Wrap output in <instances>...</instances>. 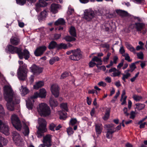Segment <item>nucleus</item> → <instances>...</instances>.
Here are the masks:
<instances>
[{
	"label": "nucleus",
	"instance_id": "nucleus-1",
	"mask_svg": "<svg viewBox=\"0 0 147 147\" xmlns=\"http://www.w3.org/2000/svg\"><path fill=\"white\" fill-rule=\"evenodd\" d=\"M3 95L7 101V107L9 111L14 110V104H18L20 102V97L14 94L13 90L9 84L5 85L3 88Z\"/></svg>",
	"mask_w": 147,
	"mask_h": 147
},
{
	"label": "nucleus",
	"instance_id": "nucleus-2",
	"mask_svg": "<svg viewBox=\"0 0 147 147\" xmlns=\"http://www.w3.org/2000/svg\"><path fill=\"white\" fill-rule=\"evenodd\" d=\"M5 50L7 52H9L12 53H17L20 59H22L24 57L25 59H27L30 57L29 53L26 49L24 50L22 52V49L20 48H18L11 45H8Z\"/></svg>",
	"mask_w": 147,
	"mask_h": 147
},
{
	"label": "nucleus",
	"instance_id": "nucleus-3",
	"mask_svg": "<svg viewBox=\"0 0 147 147\" xmlns=\"http://www.w3.org/2000/svg\"><path fill=\"white\" fill-rule=\"evenodd\" d=\"M46 96V91L44 88L40 89L39 93L38 92L34 93V95L28 98L26 100V106L27 108L29 110H31L34 107V99L38 97L41 98H45Z\"/></svg>",
	"mask_w": 147,
	"mask_h": 147
},
{
	"label": "nucleus",
	"instance_id": "nucleus-4",
	"mask_svg": "<svg viewBox=\"0 0 147 147\" xmlns=\"http://www.w3.org/2000/svg\"><path fill=\"white\" fill-rule=\"evenodd\" d=\"M0 132H1L5 135L9 134L8 127L6 122L0 120ZM7 140L0 135V147H3V145H6Z\"/></svg>",
	"mask_w": 147,
	"mask_h": 147
},
{
	"label": "nucleus",
	"instance_id": "nucleus-5",
	"mask_svg": "<svg viewBox=\"0 0 147 147\" xmlns=\"http://www.w3.org/2000/svg\"><path fill=\"white\" fill-rule=\"evenodd\" d=\"M18 62L20 65L18 71V78L20 80H24L27 78V73L28 71L26 69L27 66L23 63L22 61H19Z\"/></svg>",
	"mask_w": 147,
	"mask_h": 147
},
{
	"label": "nucleus",
	"instance_id": "nucleus-6",
	"mask_svg": "<svg viewBox=\"0 0 147 147\" xmlns=\"http://www.w3.org/2000/svg\"><path fill=\"white\" fill-rule=\"evenodd\" d=\"M37 110L39 114L43 116H48L51 113L50 107L45 103L39 104L37 107Z\"/></svg>",
	"mask_w": 147,
	"mask_h": 147
},
{
	"label": "nucleus",
	"instance_id": "nucleus-7",
	"mask_svg": "<svg viewBox=\"0 0 147 147\" xmlns=\"http://www.w3.org/2000/svg\"><path fill=\"white\" fill-rule=\"evenodd\" d=\"M39 126L37 127V136L39 138H41L43 133L46 132L47 130L46 127L47 123L45 119L39 118L38 121Z\"/></svg>",
	"mask_w": 147,
	"mask_h": 147
},
{
	"label": "nucleus",
	"instance_id": "nucleus-8",
	"mask_svg": "<svg viewBox=\"0 0 147 147\" xmlns=\"http://www.w3.org/2000/svg\"><path fill=\"white\" fill-rule=\"evenodd\" d=\"M13 138L16 145L22 146L24 145V142L20 135L16 132L14 131L12 133Z\"/></svg>",
	"mask_w": 147,
	"mask_h": 147
},
{
	"label": "nucleus",
	"instance_id": "nucleus-9",
	"mask_svg": "<svg viewBox=\"0 0 147 147\" xmlns=\"http://www.w3.org/2000/svg\"><path fill=\"white\" fill-rule=\"evenodd\" d=\"M73 54L69 56L70 59L73 60L78 61L82 58V52L80 49L73 50Z\"/></svg>",
	"mask_w": 147,
	"mask_h": 147
},
{
	"label": "nucleus",
	"instance_id": "nucleus-10",
	"mask_svg": "<svg viewBox=\"0 0 147 147\" xmlns=\"http://www.w3.org/2000/svg\"><path fill=\"white\" fill-rule=\"evenodd\" d=\"M11 120L13 126L17 130L20 131L21 129L22 125L17 116L15 114L11 116Z\"/></svg>",
	"mask_w": 147,
	"mask_h": 147
},
{
	"label": "nucleus",
	"instance_id": "nucleus-11",
	"mask_svg": "<svg viewBox=\"0 0 147 147\" xmlns=\"http://www.w3.org/2000/svg\"><path fill=\"white\" fill-rule=\"evenodd\" d=\"M94 11L91 9H86L84 11V18L87 21H90L94 18Z\"/></svg>",
	"mask_w": 147,
	"mask_h": 147
},
{
	"label": "nucleus",
	"instance_id": "nucleus-12",
	"mask_svg": "<svg viewBox=\"0 0 147 147\" xmlns=\"http://www.w3.org/2000/svg\"><path fill=\"white\" fill-rule=\"evenodd\" d=\"M30 71L33 73L34 74L38 75L41 73L43 71V69L36 65L33 64L30 67Z\"/></svg>",
	"mask_w": 147,
	"mask_h": 147
},
{
	"label": "nucleus",
	"instance_id": "nucleus-13",
	"mask_svg": "<svg viewBox=\"0 0 147 147\" xmlns=\"http://www.w3.org/2000/svg\"><path fill=\"white\" fill-rule=\"evenodd\" d=\"M135 26L138 32L140 33H142L143 34H144L146 33V30L145 28V25L144 24L137 23L135 24Z\"/></svg>",
	"mask_w": 147,
	"mask_h": 147
},
{
	"label": "nucleus",
	"instance_id": "nucleus-14",
	"mask_svg": "<svg viewBox=\"0 0 147 147\" xmlns=\"http://www.w3.org/2000/svg\"><path fill=\"white\" fill-rule=\"evenodd\" d=\"M52 137L51 135L47 134L43 138V143L47 147H50L51 145Z\"/></svg>",
	"mask_w": 147,
	"mask_h": 147
},
{
	"label": "nucleus",
	"instance_id": "nucleus-15",
	"mask_svg": "<svg viewBox=\"0 0 147 147\" xmlns=\"http://www.w3.org/2000/svg\"><path fill=\"white\" fill-rule=\"evenodd\" d=\"M47 5V3L44 0H39L36 5L35 10L38 12L40 10V7H43Z\"/></svg>",
	"mask_w": 147,
	"mask_h": 147
},
{
	"label": "nucleus",
	"instance_id": "nucleus-16",
	"mask_svg": "<svg viewBox=\"0 0 147 147\" xmlns=\"http://www.w3.org/2000/svg\"><path fill=\"white\" fill-rule=\"evenodd\" d=\"M51 90L52 94L55 97H57L59 96V92L58 85L57 84L53 85L51 86Z\"/></svg>",
	"mask_w": 147,
	"mask_h": 147
},
{
	"label": "nucleus",
	"instance_id": "nucleus-17",
	"mask_svg": "<svg viewBox=\"0 0 147 147\" xmlns=\"http://www.w3.org/2000/svg\"><path fill=\"white\" fill-rule=\"evenodd\" d=\"M46 47L45 46H42L38 48L34 52L35 55L36 56L41 55L46 50Z\"/></svg>",
	"mask_w": 147,
	"mask_h": 147
},
{
	"label": "nucleus",
	"instance_id": "nucleus-18",
	"mask_svg": "<svg viewBox=\"0 0 147 147\" xmlns=\"http://www.w3.org/2000/svg\"><path fill=\"white\" fill-rule=\"evenodd\" d=\"M48 15L47 11L44 10L41 12L37 16V18L40 22L44 21Z\"/></svg>",
	"mask_w": 147,
	"mask_h": 147
},
{
	"label": "nucleus",
	"instance_id": "nucleus-19",
	"mask_svg": "<svg viewBox=\"0 0 147 147\" xmlns=\"http://www.w3.org/2000/svg\"><path fill=\"white\" fill-rule=\"evenodd\" d=\"M61 6L60 5L55 3H53L51 6V11L53 13L58 12V9H60Z\"/></svg>",
	"mask_w": 147,
	"mask_h": 147
},
{
	"label": "nucleus",
	"instance_id": "nucleus-20",
	"mask_svg": "<svg viewBox=\"0 0 147 147\" xmlns=\"http://www.w3.org/2000/svg\"><path fill=\"white\" fill-rule=\"evenodd\" d=\"M109 72H113L111 76L113 77L119 76L121 74L120 71L115 67H113L110 69Z\"/></svg>",
	"mask_w": 147,
	"mask_h": 147
},
{
	"label": "nucleus",
	"instance_id": "nucleus-21",
	"mask_svg": "<svg viewBox=\"0 0 147 147\" xmlns=\"http://www.w3.org/2000/svg\"><path fill=\"white\" fill-rule=\"evenodd\" d=\"M49 102L50 106L52 108L57 107L58 105L57 101L52 97L50 98Z\"/></svg>",
	"mask_w": 147,
	"mask_h": 147
},
{
	"label": "nucleus",
	"instance_id": "nucleus-22",
	"mask_svg": "<svg viewBox=\"0 0 147 147\" xmlns=\"http://www.w3.org/2000/svg\"><path fill=\"white\" fill-rule=\"evenodd\" d=\"M29 123H24V124L23 134L26 136H28L29 133V129L28 126L29 125Z\"/></svg>",
	"mask_w": 147,
	"mask_h": 147
},
{
	"label": "nucleus",
	"instance_id": "nucleus-23",
	"mask_svg": "<svg viewBox=\"0 0 147 147\" xmlns=\"http://www.w3.org/2000/svg\"><path fill=\"white\" fill-rule=\"evenodd\" d=\"M21 94L22 96H24L29 93V90L26 86L22 85L21 89H20Z\"/></svg>",
	"mask_w": 147,
	"mask_h": 147
},
{
	"label": "nucleus",
	"instance_id": "nucleus-24",
	"mask_svg": "<svg viewBox=\"0 0 147 147\" xmlns=\"http://www.w3.org/2000/svg\"><path fill=\"white\" fill-rule=\"evenodd\" d=\"M11 43L13 45H17L20 42V40L17 37L13 36L10 39Z\"/></svg>",
	"mask_w": 147,
	"mask_h": 147
},
{
	"label": "nucleus",
	"instance_id": "nucleus-25",
	"mask_svg": "<svg viewBox=\"0 0 147 147\" xmlns=\"http://www.w3.org/2000/svg\"><path fill=\"white\" fill-rule=\"evenodd\" d=\"M125 90H123L122 93L121 95V98L120 100L122 102L121 104L122 105H123L125 104L126 102V99L127 98V96H125Z\"/></svg>",
	"mask_w": 147,
	"mask_h": 147
},
{
	"label": "nucleus",
	"instance_id": "nucleus-26",
	"mask_svg": "<svg viewBox=\"0 0 147 147\" xmlns=\"http://www.w3.org/2000/svg\"><path fill=\"white\" fill-rule=\"evenodd\" d=\"M130 71L129 70H125L124 71L125 73L122 74L123 77L122 79L125 82V80L127 79L130 76V74L129 73Z\"/></svg>",
	"mask_w": 147,
	"mask_h": 147
},
{
	"label": "nucleus",
	"instance_id": "nucleus-27",
	"mask_svg": "<svg viewBox=\"0 0 147 147\" xmlns=\"http://www.w3.org/2000/svg\"><path fill=\"white\" fill-rule=\"evenodd\" d=\"M92 61L96 62L97 63L96 64L97 66L98 65H101L102 64V60L101 58H99L96 56H94L92 59Z\"/></svg>",
	"mask_w": 147,
	"mask_h": 147
},
{
	"label": "nucleus",
	"instance_id": "nucleus-28",
	"mask_svg": "<svg viewBox=\"0 0 147 147\" xmlns=\"http://www.w3.org/2000/svg\"><path fill=\"white\" fill-rule=\"evenodd\" d=\"M44 85V83L43 82L39 81L36 83L34 85V89L37 90L40 88L42 86Z\"/></svg>",
	"mask_w": 147,
	"mask_h": 147
},
{
	"label": "nucleus",
	"instance_id": "nucleus-29",
	"mask_svg": "<svg viewBox=\"0 0 147 147\" xmlns=\"http://www.w3.org/2000/svg\"><path fill=\"white\" fill-rule=\"evenodd\" d=\"M114 129H108L107 132L106 137L109 139H111L112 137L113 134L114 132Z\"/></svg>",
	"mask_w": 147,
	"mask_h": 147
},
{
	"label": "nucleus",
	"instance_id": "nucleus-30",
	"mask_svg": "<svg viewBox=\"0 0 147 147\" xmlns=\"http://www.w3.org/2000/svg\"><path fill=\"white\" fill-rule=\"evenodd\" d=\"M65 23V21L63 19L60 18L55 22V25H63Z\"/></svg>",
	"mask_w": 147,
	"mask_h": 147
},
{
	"label": "nucleus",
	"instance_id": "nucleus-31",
	"mask_svg": "<svg viewBox=\"0 0 147 147\" xmlns=\"http://www.w3.org/2000/svg\"><path fill=\"white\" fill-rule=\"evenodd\" d=\"M58 114L59 115V118L60 119L65 120L67 117V114L64 113L61 111H58Z\"/></svg>",
	"mask_w": 147,
	"mask_h": 147
},
{
	"label": "nucleus",
	"instance_id": "nucleus-32",
	"mask_svg": "<svg viewBox=\"0 0 147 147\" xmlns=\"http://www.w3.org/2000/svg\"><path fill=\"white\" fill-rule=\"evenodd\" d=\"M102 129L101 125L100 124L96 125V132L98 134H100L101 133Z\"/></svg>",
	"mask_w": 147,
	"mask_h": 147
},
{
	"label": "nucleus",
	"instance_id": "nucleus-33",
	"mask_svg": "<svg viewBox=\"0 0 147 147\" xmlns=\"http://www.w3.org/2000/svg\"><path fill=\"white\" fill-rule=\"evenodd\" d=\"M56 47H58V45L57 43L53 41L49 44L48 47L49 49H54Z\"/></svg>",
	"mask_w": 147,
	"mask_h": 147
},
{
	"label": "nucleus",
	"instance_id": "nucleus-34",
	"mask_svg": "<svg viewBox=\"0 0 147 147\" xmlns=\"http://www.w3.org/2000/svg\"><path fill=\"white\" fill-rule=\"evenodd\" d=\"M126 47L131 51L134 53H136V49L131 45L127 43L125 44Z\"/></svg>",
	"mask_w": 147,
	"mask_h": 147
},
{
	"label": "nucleus",
	"instance_id": "nucleus-35",
	"mask_svg": "<svg viewBox=\"0 0 147 147\" xmlns=\"http://www.w3.org/2000/svg\"><path fill=\"white\" fill-rule=\"evenodd\" d=\"M70 34L74 37L76 36V33L75 28L73 26H71L69 29Z\"/></svg>",
	"mask_w": 147,
	"mask_h": 147
},
{
	"label": "nucleus",
	"instance_id": "nucleus-36",
	"mask_svg": "<svg viewBox=\"0 0 147 147\" xmlns=\"http://www.w3.org/2000/svg\"><path fill=\"white\" fill-rule=\"evenodd\" d=\"M135 105L136 106L135 109H137L139 110L143 109L145 107V105L144 104L139 103L136 104Z\"/></svg>",
	"mask_w": 147,
	"mask_h": 147
},
{
	"label": "nucleus",
	"instance_id": "nucleus-37",
	"mask_svg": "<svg viewBox=\"0 0 147 147\" xmlns=\"http://www.w3.org/2000/svg\"><path fill=\"white\" fill-rule=\"evenodd\" d=\"M64 39L67 41L71 42L73 41H75L76 39L74 37L70 36H67L65 37Z\"/></svg>",
	"mask_w": 147,
	"mask_h": 147
},
{
	"label": "nucleus",
	"instance_id": "nucleus-38",
	"mask_svg": "<svg viewBox=\"0 0 147 147\" xmlns=\"http://www.w3.org/2000/svg\"><path fill=\"white\" fill-rule=\"evenodd\" d=\"M59 60L58 57H55L52 58L49 60V63L51 65L53 64L55 62Z\"/></svg>",
	"mask_w": 147,
	"mask_h": 147
},
{
	"label": "nucleus",
	"instance_id": "nucleus-39",
	"mask_svg": "<svg viewBox=\"0 0 147 147\" xmlns=\"http://www.w3.org/2000/svg\"><path fill=\"white\" fill-rule=\"evenodd\" d=\"M111 55V53H108L107 55V56L103 57V61L105 63H107L109 59V57Z\"/></svg>",
	"mask_w": 147,
	"mask_h": 147
},
{
	"label": "nucleus",
	"instance_id": "nucleus-40",
	"mask_svg": "<svg viewBox=\"0 0 147 147\" xmlns=\"http://www.w3.org/2000/svg\"><path fill=\"white\" fill-rule=\"evenodd\" d=\"M116 12L122 16H125L127 15V12L121 10H117Z\"/></svg>",
	"mask_w": 147,
	"mask_h": 147
},
{
	"label": "nucleus",
	"instance_id": "nucleus-41",
	"mask_svg": "<svg viewBox=\"0 0 147 147\" xmlns=\"http://www.w3.org/2000/svg\"><path fill=\"white\" fill-rule=\"evenodd\" d=\"M4 109L2 105L0 104V118L5 115Z\"/></svg>",
	"mask_w": 147,
	"mask_h": 147
},
{
	"label": "nucleus",
	"instance_id": "nucleus-42",
	"mask_svg": "<svg viewBox=\"0 0 147 147\" xmlns=\"http://www.w3.org/2000/svg\"><path fill=\"white\" fill-rule=\"evenodd\" d=\"M133 98L134 100L136 101L140 100L142 99V97L140 96H139L136 95H134L133 96Z\"/></svg>",
	"mask_w": 147,
	"mask_h": 147
},
{
	"label": "nucleus",
	"instance_id": "nucleus-43",
	"mask_svg": "<svg viewBox=\"0 0 147 147\" xmlns=\"http://www.w3.org/2000/svg\"><path fill=\"white\" fill-rule=\"evenodd\" d=\"M110 115V112L109 111H106V112L104 116L103 117V119L105 120H107Z\"/></svg>",
	"mask_w": 147,
	"mask_h": 147
},
{
	"label": "nucleus",
	"instance_id": "nucleus-44",
	"mask_svg": "<svg viewBox=\"0 0 147 147\" xmlns=\"http://www.w3.org/2000/svg\"><path fill=\"white\" fill-rule=\"evenodd\" d=\"M60 107L64 110L67 111L68 109L67 107V103H62L60 105Z\"/></svg>",
	"mask_w": 147,
	"mask_h": 147
},
{
	"label": "nucleus",
	"instance_id": "nucleus-45",
	"mask_svg": "<svg viewBox=\"0 0 147 147\" xmlns=\"http://www.w3.org/2000/svg\"><path fill=\"white\" fill-rule=\"evenodd\" d=\"M123 56L125 57V60L127 61L128 62L131 61V60L130 59V57L128 53H126L125 54H124Z\"/></svg>",
	"mask_w": 147,
	"mask_h": 147
},
{
	"label": "nucleus",
	"instance_id": "nucleus-46",
	"mask_svg": "<svg viewBox=\"0 0 147 147\" xmlns=\"http://www.w3.org/2000/svg\"><path fill=\"white\" fill-rule=\"evenodd\" d=\"M58 48L59 49L63 48V49H66L67 48V46L65 44L61 43L59 45H58Z\"/></svg>",
	"mask_w": 147,
	"mask_h": 147
},
{
	"label": "nucleus",
	"instance_id": "nucleus-47",
	"mask_svg": "<svg viewBox=\"0 0 147 147\" xmlns=\"http://www.w3.org/2000/svg\"><path fill=\"white\" fill-rule=\"evenodd\" d=\"M16 1L18 4L23 5L25 3L26 0H16Z\"/></svg>",
	"mask_w": 147,
	"mask_h": 147
},
{
	"label": "nucleus",
	"instance_id": "nucleus-48",
	"mask_svg": "<svg viewBox=\"0 0 147 147\" xmlns=\"http://www.w3.org/2000/svg\"><path fill=\"white\" fill-rule=\"evenodd\" d=\"M56 125L53 123H52L50 124L49 128V129L51 131H55Z\"/></svg>",
	"mask_w": 147,
	"mask_h": 147
},
{
	"label": "nucleus",
	"instance_id": "nucleus-49",
	"mask_svg": "<svg viewBox=\"0 0 147 147\" xmlns=\"http://www.w3.org/2000/svg\"><path fill=\"white\" fill-rule=\"evenodd\" d=\"M67 132L69 135H71L74 133L72 128L70 127H69L67 129Z\"/></svg>",
	"mask_w": 147,
	"mask_h": 147
},
{
	"label": "nucleus",
	"instance_id": "nucleus-50",
	"mask_svg": "<svg viewBox=\"0 0 147 147\" xmlns=\"http://www.w3.org/2000/svg\"><path fill=\"white\" fill-rule=\"evenodd\" d=\"M77 122V121L76 119H72L70 121L69 124L70 125H73L75 124Z\"/></svg>",
	"mask_w": 147,
	"mask_h": 147
},
{
	"label": "nucleus",
	"instance_id": "nucleus-51",
	"mask_svg": "<svg viewBox=\"0 0 147 147\" xmlns=\"http://www.w3.org/2000/svg\"><path fill=\"white\" fill-rule=\"evenodd\" d=\"M74 9L73 8L70 7H69L68 11H67V14L69 15H71L74 12Z\"/></svg>",
	"mask_w": 147,
	"mask_h": 147
},
{
	"label": "nucleus",
	"instance_id": "nucleus-52",
	"mask_svg": "<svg viewBox=\"0 0 147 147\" xmlns=\"http://www.w3.org/2000/svg\"><path fill=\"white\" fill-rule=\"evenodd\" d=\"M113 127V125L112 124L105 125L104 126V127L107 129V130L110 129H113L112 127Z\"/></svg>",
	"mask_w": 147,
	"mask_h": 147
},
{
	"label": "nucleus",
	"instance_id": "nucleus-53",
	"mask_svg": "<svg viewBox=\"0 0 147 147\" xmlns=\"http://www.w3.org/2000/svg\"><path fill=\"white\" fill-rule=\"evenodd\" d=\"M136 113L134 111H131L130 114V119H134L135 118Z\"/></svg>",
	"mask_w": 147,
	"mask_h": 147
},
{
	"label": "nucleus",
	"instance_id": "nucleus-54",
	"mask_svg": "<svg viewBox=\"0 0 147 147\" xmlns=\"http://www.w3.org/2000/svg\"><path fill=\"white\" fill-rule=\"evenodd\" d=\"M69 75V74L68 72H65L63 73L61 75V79H63L65 78L66 77H67Z\"/></svg>",
	"mask_w": 147,
	"mask_h": 147
},
{
	"label": "nucleus",
	"instance_id": "nucleus-55",
	"mask_svg": "<svg viewBox=\"0 0 147 147\" xmlns=\"http://www.w3.org/2000/svg\"><path fill=\"white\" fill-rule=\"evenodd\" d=\"M137 56L138 58L142 59L143 57V54L142 52H140L137 53Z\"/></svg>",
	"mask_w": 147,
	"mask_h": 147
},
{
	"label": "nucleus",
	"instance_id": "nucleus-56",
	"mask_svg": "<svg viewBox=\"0 0 147 147\" xmlns=\"http://www.w3.org/2000/svg\"><path fill=\"white\" fill-rule=\"evenodd\" d=\"M96 65V63L93 61H92V60L89 63V65L90 67H93Z\"/></svg>",
	"mask_w": 147,
	"mask_h": 147
},
{
	"label": "nucleus",
	"instance_id": "nucleus-57",
	"mask_svg": "<svg viewBox=\"0 0 147 147\" xmlns=\"http://www.w3.org/2000/svg\"><path fill=\"white\" fill-rule=\"evenodd\" d=\"M98 85L100 86L105 87L107 85L106 83L102 81H100L98 83Z\"/></svg>",
	"mask_w": 147,
	"mask_h": 147
},
{
	"label": "nucleus",
	"instance_id": "nucleus-58",
	"mask_svg": "<svg viewBox=\"0 0 147 147\" xmlns=\"http://www.w3.org/2000/svg\"><path fill=\"white\" fill-rule=\"evenodd\" d=\"M130 69L129 70L131 72H132L135 68V64L133 63L130 66Z\"/></svg>",
	"mask_w": 147,
	"mask_h": 147
},
{
	"label": "nucleus",
	"instance_id": "nucleus-59",
	"mask_svg": "<svg viewBox=\"0 0 147 147\" xmlns=\"http://www.w3.org/2000/svg\"><path fill=\"white\" fill-rule=\"evenodd\" d=\"M119 52L121 53L122 54V55L123 56V55L124 54H125L126 53H125V50L124 49V48L122 46L120 47V48L119 49Z\"/></svg>",
	"mask_w": 147,
	"mask_h": 147
},
{
	"label": "nucleus",
	"instance_id": "nucleus-60",
	"mask_svg": "<svg viewBox=\"0 0 147 147\" xmlns=\"http://www.w3.org/2000/svg\"><path fill=\"white\" fill-rule=\"evenodd\" d=\"M118 60V57L116 56H114L113 58V61L114 63L115 64H117Z\"/></svg>",
	"mask_w": 147,
	"mask_h": 147
},
{
	"label": "nucleus",
	"instance_id": "nucleus-61",
	"mask_svg": "<svg viewBox=\"0 0 147 147\" xmlns=\"http://www.w3.org/2000/svg\"><path fill=\"white\" fill-rule=\"evenodd\" d=\"M123 61L122 60L121 61V63L119 64L117 66V68L118 69H120L122 66H123Z\"/></svg>",
	"mask_w": 147,
	"mask_h": 147
},
{
	"label": "nucleus",
	"instance_id": "nucleus-62",
	"mask_svg": "<svg viewBox=\"0 0 147 147\" xmlns=\"http://www.w3.org/2000/svg\"><path fill=\"white\" fill-rule=\"evenodd\" d=\"M127 109L126 107L124 108L123 109L124 113L126 116H128L129 114V113L127 112Z\"/></svg>",
	"mask_w": 147,
	"mask_h": 147
},
{
	"label": "nucleus",
	"instance_id": "nucleus-63",
	"mask_svg": "<svg viewBox=\"0 0 147 147\" xmlns=\"http://www.w3.org/2000/svg\"><path fill=\"white\" fill-rule=\"evenodd\" d=\"M18 23L19 26L20 27L22 28L24 26V23L23 22H22L19 21H18Z\"/></svg>",
	"mask_w": 147,
	"mask_h": 147
},
{
	"label": "nucleus",
	"instance_id": "nucleus-64",
	"mask_svg": "<svg viewBox=\"0 0 147 147\" xmlns=\"http://www.w3.org/2000/svg\"><path fill=\"white\" fill-rule=\"evenodd\" d=\"M29 81L30 82L31 84H32L34 81V76L31 75L29 78Z\"/></svg>",
	"mask_w": 147,
	"mask_h": 147
}]
</instances>
